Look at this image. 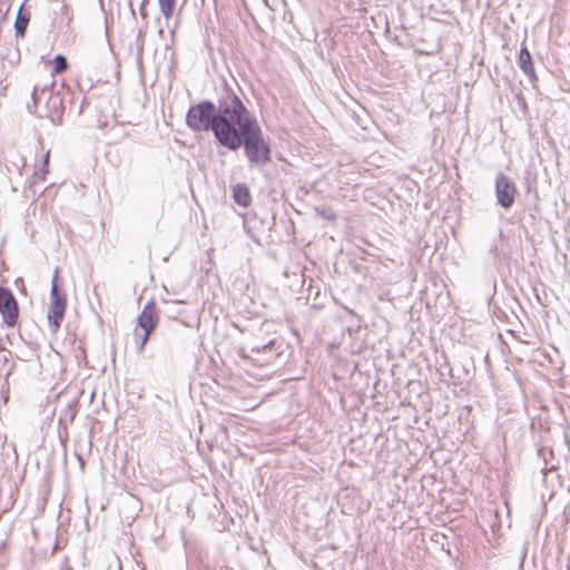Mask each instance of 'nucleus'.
<instances>
[{
	"mask_svg": "<svg viewBox=\"0 0 570 570\" xmlns=\"http://www.w3.org/2000/svg\"><path fill=\"white\" fill-rule=\"evenodd\" d=\"M0 314L6 325L12 327L17 324L19 316L17 299L8 288L2 286H0Z\"/></svg>",
	"mask_w": 570,
	"mask_h": 570,
	"instance_id": "5",
	"label": "nucleus"
},
{
	"mask_svg": "<svg viewBox=\"0 0 570 570\" xmlns=\"http://www.w3.org/2000/svg\"><path fill=\"white\" fill-rule=\"evenodd\" d=\"M495 195L498 203L503 208H510L518 195V188L513 180L505 174L500 173L495 178Z\"/></svg>",
	"mask_w": 570,
	"mask_h": 570,
	"instance_id": "4",
	"label": "nucleus"
},
{
	"mask_svg": "<svg viewBox=\"0 0 570 570\" xmlns=\"http://www.w3.org/2000/svg\"><path fill=\"white\" fill-rule=\"evenodd\" d=\"M235 134L239 139L238 149L244 145L248 160L255 165H264L271 160V148L264 138L263 131L256 119L243 105L234 121Z\"/></svg>",
	"mask_w": 570,
	"mask_h": 570,
	"instance_id": "2",
	"label": "nucleus"
},
{
	"mask_svg": "<svg viewBox=\"0 0 570 570\" xmlns=\"http://www.w3.org/2000/svg\"><path fill=\"white\" fill-rule=\"evenodd\" d=\"M49 158H50V150H47L42 157V163H41L40 168L35 170L30 178L31 185L41 184L47 179V176L49 174Z\"/></svg>",
	"mask_w": 570,
	"mask_h": 570,
	"instance_id": "8",
	"label": "nucleus"
},
{
	"mask_svg": "<svg viewBox=\"0 0 570 570\" xmlns=\"http://www.w3.org/2000/svg\"><path fill=\"white\" fill-rule=\"evenodd\" d=\"M159 10L161 16L169 20L174 17L176 7H177V0H157Z\"/></svg>",
	"mask_w": 570,
	"mask_h": 570,
	"instance_id": "11",
	"label": "nucleus"
},
{
	"mask_svg": "<svg viewBox=\"0 0 570 570\" xmlns=\"http://www.w3.org/2000/svg\"><path fill=\"white\" fill-rule=\"evenodd\" d=\"M243 105V101L233 95L220 104L219 114L215 115L214 104L203 101L189 108L186 124L195 131L212 130L222 146L236 150L239 139L233 124Z\"/></svg>",
	"mask_w": 570,
	"mask_h": 570,
	"instance_id": "1",
	"label": "nucleus"
},
{
	"mask_svg": "<svg viewBox=\"0 0 570 570\" xmlns=\"http://www.w3.org/2000/svg\"><path fill=\"white\" fill-rule=\"evenodd\" d=\"M30 21V14L27 11H23V8L21 7L18 11L16 21H14V30L16 35L19 37H23L28 27V23Z\"/></svg>",
	"mask_w": 570,
	"mask_h": 570,
	"instance_id": "10",
	"label": "nucleus"
},
{
	"mask_svg": "<svg viewBox=\"0 0 570 570\" xmlns=\"http://www.w3.org/2000/svg\"><path fill=\"white\" fill-rule=\"evenodd\" d=\"M159 323V309L155 301H149L137 317L134 328V340L139 351H142L150 334Z\"/></svg>",
	"mask_w": 570,
	"mask_h": 570,
	"instance_id": "3",
	"label": "nucleus"
},
{
	"mask_svg": "<svg viewBox=\"0 0 570 570\" xmlns=\"http://www.w3.org/2000/svg\"><path fill=\"white\" fill-rule=\"evenodd\" d=\"M518 63L524 73L532 75L534 72L531 53L525 47L520 49Z\"/></svg>",
	"mask_w": 570,
	"mask_h": 570,
	"instance_id": "9",
	"label": "nucleus"
},
{
	"mask_svg": "<svg viewBox=\"0 0 570 570\" xmlns=\"http://www.w3.org/2000/svg\"><path fill=\"white\" fill-rule=\"evenodd\" d=\"M66 306V297L59 295L55 279L51 286V305L48 312V321L55 332L59 328L65 316Z\"/></svg>",
	"mask_w": 570,
	"mask_h": 570,
	"instance_id": "6",
	"label": "nucleus"
},
{
	"mask_svg": "<svg viewBox=\"0 0 570 570\" xmlns=\"http://www.w3.org/2000/svg\"><path fill=\"white\" fill-rule=\"evenodd\" d=\"M233 199L239 206L246 208L252 203V195L246 185L237 184L233 187Z\"/></svg>",
	"mask_w": 570,
	"mask_h": 570,
	"instance_id": "7",
	"label": "nucleus"
},
{
	"mask_svg": "<svg viewBox=\"0 0 570 570\" xmlns=\"http://www.w3.org/2000/svg\"><path fill=\"white\" fill-rule=\"evenodd\" d=\"M52 62H53V68H52V71H51L52 76L60 75V73L65 72L68 69L67 59L62 55H57L53 58Z\"/></svg>",
	"mask_w": 570,
	"mask_h": 570,
	"instance_id": "12",
	"label": "nucleus"
}]
</instances>
